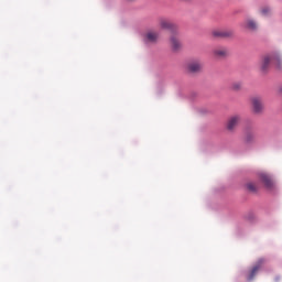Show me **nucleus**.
<instances>
[{
    "instance_id": "f257e3e1",
    "label": "nucleus",
    "mask_w": 282,
    "mask_h": 282,
    "mask_svg": "<svg viewBox=\"0 0 282 282\" xmlns=\"http://www.w3.org/2000/svg\"><path fill=\"white\" fill-rule=\"evenodd\" d=\"M275 65L278 69H282V58L281 55L278 53H271L264 55L260 62V69L261 72H268L270 69V65Z\"/></svg>"
},
{
    "instance_id": "f03ea898",
    "label": "nucleus",
    "mask_w": 282,
    "mask_h": 282,
    "mask_svg": "<svg viewBox=\"0 0 282 282\" xmlns=\"http://www.w3.org/2000/svg\"><path fill=\"white\" fill-rule=\"evenodd\" d=\"M158 25L161 28V30H167L171 32V34H177V24L169 18L160 17L156 20Z\"/></svg>"
},
{
    "instance_id": "7ed1b4c3",
    "label": "nucleus",
    "mask_w": 282,
    "mask_h": 282,
    "mask_svg": "<svg viewBox=\"0 0 282 282\" xmlns=\"http://www.w3.org/2000/svg\"><path fill=\"white\" fill-rule=\"evenodd\" d=\"M185 69L188 74H199L204 69L202 59H191L185 64Z\"/></svg>"
},
{
    "instance_id": "20e7f679",
    "label": "nucleus",
    "mask_w": 282,
    "mask_h": 282,
    "mask_svg": "<svg viewBox=\"0 0 282 282\" xmlns=\"http://www.w3.org/2000/svg\"><path fill=\"white\" fill-rule=\"evenodd\" d=\"M239 122H241V117L239 115L231 116L226 123L227 131L235 133L237 127H239Z\"/></svg>"
},
{
    "instance_id": "39448f33",
    "label": "nucleus",
    "mask_w": 282,
    "mask_h": 282,
    "mask_svg": "<svg viewBox=\"0 0 282 282\" xmlns=\"http://www.w3.org/2000/svg\"><path fill=\"white\" fill-rule=\"evenodd\" d=\"M170 45H171L173 52H180V50H182V41L180 40L177 32L171 34Z\"/></svg>"
},
{
    "instance_id": "423d86ee",
    "label": "nucleus",
    "mask_w": 282,
    "mask_h": 282,
    "mask_svg": "<svg viewBox=\"0 0 282 282\" xmlns=\"http://www.w3.org/2000/svg\"><path fill=\"white\" fill-rule=\"evenodd\" d=\"M245 144H254L257 142V132L254 130H246L243 134Z\"/></svg>"
},
{
    "instance_id": "0eeeda50",
    "label": "nucleus",
    "mask_w": 282,
    "mask_h": 282,
    "mask_svg": "<svg viewBox=\"0 0 282 282\" xmlns=\"http://www.w3.org/2000/svg\"><path fill=\"white\" fill-rule=\"evenodd\" d=\"M252 111L253 113H262L263 112V101L259 97H253L251 99Z\"/></svg>"
},
{
    "instance_id": "6e6552de",
    "label": "nucleus",
    "mask_w": 282,
    "mask_h": 282,
    "mask_svg": "<svg viewBox=\"0 0 282 282\" xmlns=\"http://www.w3.org/2000/svg\"><path fill=\"white\" fill-rule=\"evenodd\" d=\"M263 263H265L264 259H260L258 261V263L251 269V271L248 275V281H252V279H254V276H257V272H259V270H261V267L263 265Z\"/></svg>"
},
{
    "instance_id": "1a4fd4ad",
    "label": "nucleus",
    "mask_w": 282,
    "mask_h": 282,
    "mask_svg": "<svg viewBox=\"0 0 282 282\" xmlns=\"http://www.w3.org/2000/svg\"><path fill=\"white\" fill-rule=\"evenodd\" d=\"M260 180L267 188H274V182L268 174H260Z\"/></svg>"
},
{
    "instance_id": "9d476101",
    "label": "nucleus",
    "mask_w": 282,
    "mask_h": 282,
    "mask_svg": "<svg viewBox=\"0 0 282 282\" xmlns=\"http://www.w3.org/2000/svg\"><path fill=\"white\" fill-rule=\"evenodd\" d=\"M232 31H215L214 36H218L219 39H230L232 36Z\"/></svg>"
},
{
    "instance_id": "9b49d317",
    "label": "nucleus",
    "mask_w": 282,
    "mask_h": 282,
    "mask_svg": "<svg viewBox=\"0 0 282 282\" xmlns=\"http://www.w3.org/2000/svg\"><path fill=\"white\" fill-rule=\"evenodd\" d=\"M159 37H160V34L153 31L148 32L145 35V39L147 41H149V43H155Z\"/></svg>"
},
{
    "instance_id": "f8f14e48",
    "label": "nucleus",
    "mask_w": 282,
    "mask_h": 282,
    "mask_svg": "<svg viewBox=\"0 0 282 282\" xmlns=\"http://www.w3.org/2000/svg\"><path fill=\"white\" fill-rule=\"evenodd\" d=\"M247 30H251V32H256V30H258V25L257 22H254L253 20H247L245 22Z\"/></svg>"
},
{
    "instance_id": "ddd939ff",
    "label": "nucleus",
    "mask_w": 282,
    "mask_h": 282,
    "mask_svg": "<svg viewBox=\"0 0 282 282\" xmlns=\"http://www.w3.org/2000/svg\"><path fill=\"white\" fill-rule=\"evenodd\" d=\"M215 56H217L218 58H224V56H226L228 54V51L226 48H216L214 51Z\"/></svg>"
},
{
    "instance_id": "4468645a",
    "label": "nucleus",
    "mask_w": 282,
    "mask_h": 282,
    "mask_svg": "<svg viewBox=\"0 0 282 282\" xmlns=\"http://www.w3.org/2000/svg\"><path fill=\"white\" fill-rule=\"evenodd\" d=\"M247 191H249V193H257L258 187L254 183L250 182L247 183Z\"/></svg>"
},
{
    "instance_id": "2eb2a0df",
    "label": "nucleus",
    "mask_w": 282,
    "mask_h": 282,
    "mask_svg": "<svg viewBox=\"0 0 282 282\" xmlns=\"http://www.w3.org/2000/svg\"><path fill=\"white\" fill-rule=\"evenodd\" d=\"M241 87H242L241 82H236V83L231 84L232 91H239L241 89Z\"/></svg>"
},
{
    "instance_id": "dca6fc26",
    "label": "nucleus",
    "mask_w": 282,
    "mask_h": 282,
    "mask_svg": "<svg viewBox=\"0 0 282 282\" xmlns=\"http://www.w3.org/2000/svg\"><path fill=\"white\" fill-rule=\"evenodd\" d=\"M261 13L267 17V14H270V8L265 7L261 10Z\"/></svg>"
},
{
    "instance_id": "f3484780",
    "label": "nucleus",
    "mask_w": 282,
    "mask_h": 282,
    "mask_svg": "<svg viewBox=\"0 0 282 282\" xmlns=\"http://www.w3.org/2000/svg\"><path fill=\"white\" fill-rule=\"evenodd\" d=\"M128 1H134V0H128Z\"/></svg>"
}]
</instances>
